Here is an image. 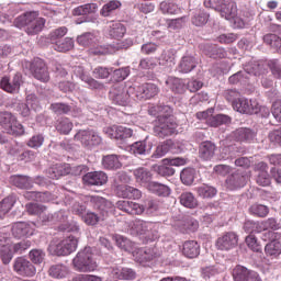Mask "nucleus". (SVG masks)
<instances>
[{
    "mask_svg": "<svg viewBox=\"0 0 281 281\" xmlns=\"http://www.w3.org/2000/svg\"><path fill=\"white\" fill-rule=\"evenodd\" d=\"M75 74L80 78L82 82L88 85L89 89H102L104 87L101 82L85 74V70L81 67H77L75 69Z\"/></svg>",
    "mask_w": 281,
    "mask_h": 281,
    "instance_id": "25",
    "label": "nucleus"
},
{
    "mask_svg": "<svg viewBox=\"0 0 281 281\" xmlns=\"http://www.w3.org/2000/svg\"><path fill=\"white\" fill-rule=\"evenodd\" d=\"M226 186L229 190H238V188H245L247 186V175L237 171L228 177Z\"/></svg>",
    "mask_w": 281,
    "mask_h": 281,
    "instance_id": "21",
    "label": "nucleus"
},
{
    "mask_svg": "<svg viewBox=\"0 0 281 281\" xmlns=\"http://www.w3.org/2000/svg\"><path fill=\"white\" fill-rule=\"evenodd\" d=\"M173 93H186V82L177 77H169L166 81Z\"/></svg>",
    "mask_w": 281,
    "mask_h": 281,
    "instance_id": "36",
    "label": "nucleus"
},
{
    "mask_svg": "<svg viewBox=\"0 0 281 281\" xmlns=\"http://www.w3.org/2000/svg\"><path fill=\"white\" fill-rule=\"evenodd\" d=\"M76 142H80L85 148H93V146H100L102 144V137L93 130H80L75 135Z\"/></svg>",
    "mask_w": 281,
    "mask_h": 281,
    "instance_id": "8",
    "label": "nucleus"
},
{
    "mask_svg": "<svg viewBox=\"0 0 281 281\" xmlns=\"http://www.w3.org/2000/svg\"><path fill=\"white\" fill-rule=\"evenodd\" d=\"M149 115H157L154 126L156 137H170L177 133V121L172 116V109L168 105H154L148 109Z\"/></svg>",
    "mask_w": 281,
    "mask_h": 281,
    "instance_id": "1",
    "label": "nucleus"
},
{
    "mask_svg": "<svg viewBox=\"0 0 281 281\" xmlns=\"http://www.w3.org/2000/svg\"><path fill=\"white\" fill-rule=\"evenodd\" d=\"M56 52H70L74 49V40L71 37H66L63 42H57L54 45Z\"/></svg>",
    "mask_w": 281,
    "mask_h": 281,
    "instance_id": "54",
    "label": "nucleus"
},
{
    "mask_svg": "<svg viewBox=\"0 0 281 281\" xmlns=\"http://www.w3.org/2000/svg\"><path fill=\"white\" fill-rule=\"evenodd\" d=\"M233 279L235 281H262L258 276V272L249 270L244 266H236L233 269Z\"/></svg>",
    "mask_w": 281,
    "mask_h": 281,
    "instance_id": "15",
    "label": "nucleus"
},
{
    "mask_svg": "<svg viewBox=\"0 0 281 281\" xmlns=\"http://www.w3.org/2000/svg\"><path fill=\"white\" fill-rule=\"evenodd\" d=\"M159 10L162 14H181V8L173 2L162 1L159 5Z\"/></svg>",
    "mask_w": 281,
    "mask_h": 281,
    "instance_id": "41",
    "label": "nucleus"
},
{
    "mask_svg": "<svg viewBox=\"0 0 281 281\" xmlns=\"http://www.w3.org/2000/svg\"><path fill=\"white\" fill-rule=\"evenodd\" d=\"M268 66L270 68V71H271L272 76H274V78L281 79V65H280V61H278V59L270 60L268 63Z\"/></svg>",
    "mask_w": 281,
    "mask_h": 281,
    "instance_id": "63",
    "label": "nucleus"
},
{
    "mask_svg": "<svg viewBox=\"0 0 281 281\" xmlns=\"http://www.w3.org/2000/svg\"><path fill=\"white\" fill-rule=\"evenodd\" d=\"M102 166L108 170H117L122 167V161L117 155H108L103 157Z\"/></svg>",
    "mask_w": 281,
    "mask_h": 281,
    "instance_id": "33",
    "label": "nucleus"
},
{
    "mask_svg": "<svg viewBox=\"0 0 281 281\" xmlns=\"http://www.w3.org/2000/svg\"><path fill=\"white\" fill-rule=\"evenodd\" d=\"M49 193L48 192H36V191H29L24 193V199H29L32 201H43L44 203L49 201Z\"/></svg>",
    "mask_w": 281,
    "mask_h": 281,
    "instance_id": "52",
    "label": "nucleus"
},
{
    "mask_svg": "<svg viewBox=\"0 0 281 281\" xmlns=\"http://www.w3.org/2000/svg\"><path fill=\"white\" fill-rule=\"evenodd\" d=\"M78 249V238L74 236H68L66 239L61 240L58 244H50L48 250L54 256H69Z\"/></svg>",
    "mask_w": 281,
    "mask_h": 281,
    "instance_id": "7",
    "label": "nucleus"
},
{
    "mask_svg": "<svg viewBox=\"0 0 281 281\" xmlns=\"http://www.w3.org/2000/svg\"><path fill=\"white\" fill-rule=\"evenodd\" d=\"M13 271L22 278H34L36 276V267L24 257H18L13 261Z\"/></svg>",
    "mask_w": 281,
    "mask_h": 281,
    "instance_id": "9",
    "label": "nucleus"
},
{
    "mask_svg": "<svg viewBox=\"0 0 281 281\" xmlns=\"http://www.w3.org/2000/svg\"><path fill=\"white\" fill-rule=\"evenodd\" d=\"M238 245V235L234 232H228L222 235L217 241L216 247L221 251H229Z\"/></svg>",
    "mask_w": 281,
    "mask_h": 281,
    "instance_id": "14",
    "label": "nucleus"
},
{
    "mask_svg": "<svg viewBox=\"0 0 281 281\" xmlns=\"http://www.w3.org/2000/svg\"><path fill=\"white\" fill-rule=\"evenodd\" d=\"M131 234L134 236H143L147 240H157V238H159V233L155 229V224L143 220L134 221Z\"/></svg>",
    "mask_w": 281,
    "mask_h": 281,
    "instance_id": "6",
    "label": "nucleus"
},
{
    "mask_svg": "<svg viewBox=\"0 0 281 281\" xmlns=\"http://www.w3.org/2000/svg\"><path fill=\"white\" fill-rule=\"evenodd\" d=\"M31 72L36 80H40V82H49V70L43 59L35 58L31 63Z\"/></svg>",
    "mask_w": 281,
    "mask_h": 281,
    "instance_id": "12",
    "label": "nucleus"
},
{
    "mask_svg": "<svg viewBox=\"0 0 281 281\" xmlns=\"http://www.w3.org/2000/svg\"><path fill=\"white\" fill-rule=\"evenodd\" d=\"M95 10H98L95 3H87L74 9L72 14L74 16H85V14H91L92 12H95Z\"/></svg>",
    "mask_w": 281,
    "mask_h": 281,
    "instance_id": "45",
    "label": "nucleus"
},
{
    "mask_svg": "<svg viewBox=\"0 0 281 281\" xmlns=\"http://www.w3.org/2000/svg\"><path fill=\"white\" fill-rule=\"evenodd\" d=\"M0 256L3 265H10V262H12V258H14L12 245L7 244V246L2 247L0 250Z\"/></svg>",
    "mask_w": 281,
    "mask_h": 281,
    "instance_id": "51",
    "label": "nucleus"
},
{
    "mask_svg": "<svg viewBox=\"0 0 281 281\" xmlns=\"http://www.w3.org/2000/svg\"><path fill=\"white\" fill-rule=\"evenodd\" d=\"M147 190L153 192V194H157L158 196H170V187L162 183L149 182L147 184Z\"/></svg>",
    "mask_w": 281,
    "mask_h": 281,
    "instance_id": "30",
    "label": "nucleus"
},
{
    "mask_svg": "<svg viewBox=\"0 0 281 281\" xmlns=\"http://www.w3.org/2000/svg\"><path fill=\"white\" fill-rule=\"evenodd\" d=\"M256 172H258L257 183L258 186H262L267 188V186H271V178L269 177V166L266 162H258L255 166Z\"/></svg>",
    "mask_w": 281,
    "mask_h": 281,
    "instance_id": "19",
    "label": "nucleus"
},
{
    "mask_svg": "<svg viewBox=\"0 0 281 281\" xmlns=\"http://www.w3.org/2000/svg\"><path fill=\"white\" fill-rule=\"evenodd\" d=\"M90 201L94 204V207L101 210L102 213L101 215H99L98 213L88 212L86 215L82 216V221L86 225H98L100 221H104V216L109 214V210L113 207V204L109 202V200L98 195H92L90 198Z\"/></svg>",
    "mask_w": 281,
    "mask_h": 281,
    "instance_id": "3",
    "label": "nucleus"
},
{
    "mask_svg": "<svg viewBox=\"0 0 281 281\" xmlns=\"http://www.w3.org/2000/svg\"><path fill=\"white\" fill-rule=\"evenodd\" d=\"M36 229V224L33 222H18L12 225L11 232L14 238H27V236H33Z\"/></svg>",
    "mask_w": 281,
    "mask_h": 281,
    "instance_id": "13",
    "label": "nucleus"
},
{
    "mask_svg": "<svg viewBox=\"0 0 281 281\" xmlns=\"http://www.w3.org/2000/svg\"><path fill=\"white\" fill-rule=\"evenodd\" d=\"M116 194L121 199H142V191L139 189H135L134 187L121 184L116 187Z\"/></svg>",
    "mask_w": 281,
    "mask_h": 281,
    "instance_id": "20",
    "label": "nucleus"
},
{
    "mask_svg": "<svg viewBox=\"0 0 281 281\" xmlns=\"http://www.w3.org/2000/svg\"><path fill=\"white\" fill-rule=\"evenodd\" d=\"M175 58H176L175 49L164 50L161 56L158 59L160 67H165L166 69H170L171 67H175Z\"/></svg>",
    "mask_w": 281,
    "mask_h": 281,
    "instance_id": "29",
    "label": "nucleus"
},
{
    "mask_svg": "<svg viewBox=\"0 0 281 281\" xmlns=\"http://www.w3.org/2000/svg\"><path fill=\"white\" fill-rule=\"evenodd\" d=\"M29 258L34 265H41L45 260V251L43 249H33L30 251Z\"/></svg>",
    "mask_w": 281,
    "mask_h": 281,
    "instance_id": "59",
    "label": "nucleus"
},
{
    "mask_svg": "<svg viewBox=\"0 0 281 281\" xmlns=\"http://www.w3.org/2000/svg\"><path fill=\"white\" fill-rule=\"evenodd\" d=\"M233 135L237 142H251V139H254V132L249 128H238Z\"/></svg>",
    "mask_w": 281,
    "mask_h": 281,
    "instance_id": "43",
    "label": "nucleus"
},
{
    "mask_svg": "<svg viewBox=\"0 0 281 281\" xmlns=\"http://www.w3.org/2000/svg\"><path fill=\"white\" fill-rule=\"evenodd\" d=\"M207 21H210V13L205 12V10L195 11L191 18V23L195 25V27H203Z\"/></svg>",
    "mask_w": 281,
    "mask_h": 281,
    "instance_id": "34",
    "label": "nucleus"
},
{
    "mask_svg": "<svg viewBox=\"0 0 281 281\" xmlns=\"http://www.w3.org/2000/svg\"><path fill=\"white\" fill-rule=\"evenodd\" d=\"M48 276L55 280H65L69 276V268L65 265H53L48 269Z\"/></svg>",
    "mask_w": 281,
    "mask_h": 281,
    "instance_id": "27",
    "label": "nucleus"
},
{
    "mask_svg": "<svg viewBox=\"0 0 281 281\" xmlns=\"http://www.w3.org/2000/svg\"><path fill=\"white\" fill-rule=\"evenodd\" d=\"M115 48L113 46H97L94 48H90V54H93V56H106V54H114Z\"/></svg>",
    "mask_w": 281,
    "mask_h": 281,
    "instance_id": "58",
    "label": "nucleus"
},
{
    "mask_svg": "<svg viewBox=\"0 0 281 281\" xmlns=\"http://www.w3.org/2000/svg\"><path fill=\"white\" fill-rule=\"evenodd\" d=\"M10 183L15 186V188H20L21 190H30V188H32V179L25 176H12L10 178Z\"/></svg>",
    "mask_w": 281,
    "mask_h": 281,
    "instance_id": "32",
    "label": "nucleus"
},
{
    "mask_svg": "<svg viewBox=\"0 0 281 281\" xmlns=\"http://www.w3.org/2000/svg\"><path fill=\"white\" fill-rule=\"evenodd\" d=\"M196 192L201 199H214L218 191L212 186L202 184L201 187H198Z\"/></svg>",
    "mask_w": 281,
    "mask_h": 281,
    "instance_id": "40",
    "label": "nucleus"
},
{
    "mask_svg": "<svg viewBox=\"0 0 281 281\" xmlns=\"http://www.w3.org/2000/svg\"><path fill=\"white\" fill-rule=\"evenodd\" d=\"M157 93H159V88L155 86V83H145L136 88L135 97L137 100H150V98H155Z\"/></svg>",
    "mask_w": 281,
    "mask_h": 281,
    "instance_id": "18",
    "label": "nucleus"
},
{
    "mask_svg": "<svg viewBox=\"0 0 281 281\" xmlns=\"http://www.w3.org/2000/svg\"><path fill=\"white\" fill-rule=\"evenodd\" d=\"M22 82V75L20 72H16L11 81L10 78L3 77L0 81V87L1 89H3V91H7V93H19Z\"/></svg>",
    "mask_w": 281,
    "mask_h": 281,
    "instance_id": "16",
    "label": "nucleus"
},
{
    "mask_svg": "<svg viewBox=\"0 0 281 281\" xmlns=\"http://www.w3.org/2000/svg\"><path fill=\"white\" fill-rule=\"evenodd\" d=\"M196 67V60L192 56H184L182 57L180 64H179V71L181 74H190L192 69Z\"/></svg>",
    "mask_w": 281,
    "mask_h": 281,
    "instance_id": "39",
    "label": "nucleus"
},
{
    "mask_svg": "<svg viewBox=\"0 0 281 281\" xmlns=\"http://www.w3.org/2000/svg\"><path fill=\"white\" fill-rule=\"evenodd\" d=\"M204 7L216 10L224 19L236 16V2L232 0H204Z\"/></svg>",
    "mask_w": 281,
    "mask_h": 281,
    "instance_id": "5",
    "label": "nucleus"
},
{
    "mask_svg": "<svg viewBox=\"0 0 281 281\" xmlns=\"http://www.w3.org/2000/svg\"><path fill=\"white\" fill-rule=\"evenodd\" d=\"M134 177L137 181V183H150L153 180V173L150 170L140 167L134 170Z\"/></svg>",
    "mask_w": 281,
    "mask_h": 281,
    "instance_id": "38",
    "label": "nucleus"
},
{
    "mask_svg": "<svg viewBox=\"0 0 281 281\" xmlns=\"http://www.w3.org/2000/svg\"><path fill=\"white\" fill-rule=\"evenodd\" d=\"M116 207L117 210H121L122 212H126V214L132 215H142L146 211V207H144V205L128 200L117 201Z\"/></svg>",
    "mask_w": 281,
    "mask_h": 281,
    "instance_id": "17",
    "label": "nucleus"
},
{
    "mask_svg": "<svg viewBox=\"0 0 281 281\" xmlns=\"http://www.w3.org/2000/svg\"><path fill=\"white\" fill-rule=\"evenodd\" d=\"M5 131L9 135H14L15 137L25 133V128L21 123L16 122V119H14V122Z\"/></svg>",
    "mask_w": 281,
    "mask_h": 281,
    "instance_id": "55",
    "label": "nucleus"
},
{
    "mask_svg": "<svg viewBox=\"0 0 281 281\" xmlns=\"http://www.w3.org/2000/svg\"><path fill=\"white\" fill-rule=\"evenodd\" d=\"M117 8H122V2L119 0H110L102 7L100 14L101 16H111V12L117 10Z\"/></svg>",
    "mask_w": 281,
    "mask_h": 281,
    "instance_id": "49",
    "label": "nucleus"
},
{
    "mask_svg": "<svg viewBox=\"0 0 281 281\" xmlns=\"http://www.w3.org/2000/svg\"><path fill=\"white\" fill-rule=\"evenodd\" d=\"M216 151V145H214V143L206 140L203 142L200 145V157L201 159H203L204 161H210V159H212V157H214V153Z\"/></svg>",
    "mask_w": 281,
    "mask_h": 281,
    "instance_id": "28",
    "label": "nucleus"
},
{
    "mask_svg": "<svg viewBox=\"0 0 281 281\" xmlns=\"http://www.w3.org/2000/svg\"><path fill=\"white\" fill-rule=\"evenodd\" d=\"M16 27H25L26 34H38L45 27V19L40 18L37 12H27L15 19Z\"/></svg>",
    "mask_w": 281,
    "mask_h": 281,
    "instance_id": "2",
    "label": "nucleus"
},
{
    "mask_svg": "<svg viewBox=\"0 0 281 281\" xmlns=\"http://www.w3.org/2000/svg\"><path fill=\"white\" fill-rule=\"evenodd\" d=\"M77 43L82 45V47H91L100 43V33L95 32H86L77 37Z\"/></svg>",
    "mask_w": 281,
    "mask_h": 281,
    "instance_id": "23",
    "label": "nucleus"
},
{
    "mask_svg": "<svg viewBox=\"0 0 281 281\" xmlns=\"http://www.w3.org/2000/svg\"><path fill=\"white\" fill-rule=\"evenodd\" d=\"M76 271L81 273H91L98 269V262L93 259V252L91 247H86L83 250H80L72 260Z\"/></svg>",
    "mask_w": 281,
    "mask_h": 281,
    "instance_id": "4",
    "label": "nucleus"
},
{
    "mask_svg": "<svg viewBox=\"0 0 281 281\" xmlns=\"http://www.w3.org/2000/svg\"><path fill=\"white\" fill-rule=\"evenodd\" d=\"M199 243L195 240L186 241L182 246V254L187 258H196L199 256Z\"/></svg>",
    "mask_w": 281,
    "mask_h": 281,
    "instance_id": "31",
    "label": "nucleus"
},
{
    "mask_svg": "<svg viewBox=\"0 0 281 281\" xmlns=\"http://www.w3.org/2000/svg\"><path fill=\"white\" fill-rule=\"evenodd\" d=\"M180 203L184 207H189L191 210L199 205V203L196 202V198H194V194H192L191 192L182 193L180 195Z\"/></svg>",
    "mask_w": 281,
    "mask_h": 281,
    "instance_id": "48",
    "label": "nucleus"
},
{
    "mask_svg": "<svg viewBox=\"0 0 281 281\" xmlns=\"http://www.w3.org/2000/svg\"><path fill=\"white\" fill-rule=\"evenodd\" d=\"M232 122V117L225 115V114H217V115H212L211 117L207 119V124L209 126H222V124H229Z\"/></svg>",
    "mask_w": 281,
    "mask_h": 281,
    "instance_id": "47",
    "label": "nucleus"
},
{
    "mask_svg": "<svg viewBox=\"0 0 281 281\" xmlns=\"http://www.w3.org/2000/svg\"><path fill=\"white\" fill-rule=\"evenodd\" d=\"M233 109L238 113H246L247 115H254L260 112L258 102L243 97H239L237 101H234Z\"/></svg>",
    "mask_w": 281,
    "mask_h": 281,
    "instance_id": "11",
    "label": "nucleus"
},
{
    "mask_svg": "<svg viewBox=\"0 0 281 281\" xmlns=\"http://www.w3.org/2000/svg\"><path fill=\"white\" fill-rule=\"evenodd\" d=\"M155 172L160 175V177H172L175 175V168H172L170 165H166L162 162L160 166H154L153 167Z\"/></svg>",
    "mask_w": 281,
    "mask_h": 281,
    "instance_id": "56",
    "label": "nucleus"
},
{
    "mask_svg": "<svg viewBox=\"0 0 281 281\" xmlns=\"http://www.w3.org/2000/svg\"><path fill=\"white\" fill-rule=\"evenodd\" d=\"M109 27V34L112 38H123L126 34V27L121 22H111Z\"/></svg>",
    "mask_w": 281,
    "mask_h": 281,
    "instance_id": "37",
    "label": "nucleus"
},
{
    "mask_svg": "<svg viewBox=\"0 0 281 281\" xmlns=\"http://www.w3.org/2000/svg\"><path fill=\"white\" fill-rule=\"evenodd\" d=\"M72 281H102V277L93 274H77L72 278Z\"/></svg>",
    "mask_w": 281,
    "mask_h": 281,
    "instance_id": "64",
    "label": "nucleus"
},
{
    "mask_svg": "<svg viewBox=\"0 0 281 281\" xmlns=\"http://www.w3.org/2000/svg\"><path fill=\"white\" fill-rule=\"evenodd\" d=\"M115 240L120 249H124V251H133V241H131L128 238L122 235H116Z\"/></svg>",
    "mask_w": 281,
    "mask_h": 281,
    "instance_id": "57",
    "label": "nucleus"
},
{
    "mask_svg": "<svg viewBox=\"0 0 281 281\" xmlns=\"http://www.w3.org/2000/svg\"><path fill=\"white\" fill-rule=\"evenodd\" d=\"M72 128H74V123H71V121L69 119L64 117V119H60L59 121H57L56 130L61 135H69V133H71Z\"/></svg>",
    "mask_w": 281,
    "mask_h": 281,
    "instance_id": "42",
    "label": "nucleus"
},
{
    "mask_svg": "<svg viewBox=\"0 0 281 281\" xmlns=\"http://www.w3.org/2000/svg\"><path fill=\"white\" fill-rule=\"evenodd\" d=\"M134 92L135 88H127L126 86L121 85L112 89L110 94L114 104H119V106H126L128 104V100H131V93Z\"/></svg>",
    "mask_w": 281,
    "mask_h": 281,
    "instance_id": "10",
    "label": "nucleus"
},
{
    "mask_svg": "<svg viewBox=\"0 0 281 281\" xmlns=\"http://www.w3.org/2000/svg\"><path fill=\"white\" fill-rule=\"evenodd\" d=\"M15 115L10 112H0V126L8 128L10 124H14Z\"/></svg>",
    "mask_w": 281,
    "mask_h": 281,
    "instance_id": "61",
    "label": "nucleus"
},
{
    "mask_svg": "<svg viewBox=\"0 0 281 281\" xmlns=\"http://www.w3.org/2000/svg\"><path fill=\"white\" fill-rule=\"evenodd\" d=\"M250 214L265 218L269 214V207L262 204H252L249 209Z\"/></svg>",
    "mask_w": 281,
    "mask_h": 281,
    "instance_id": "53",
    "label": "nucleus"
},
{
    "mask_svg": "<svg viewBox=\"0 0 281 281\" xmlns=\"http://www.w3.org/2000/svg\"><path fill=\"white\" fill-rule=\"evenodd\" d=\"M111 273L117 280H135L137 278V273L131 268L114 267Z\"/></svg>",
    "mask_w": 281,
    "mask_h": 281,
    "instance_id": "24",
    "label": "nucleus"
},
{
    "mask_svg": "<svg viewBox=\"0 0 281 281\" xmlns=\"http://www.w3.org/2000/svg\"><path fill=\"white\" fill-rule=\"evenodd\" d=\"M106 181H109V178L102 171L88 172L83 176V182L88 186H104Z\"/></svg>",
    "mask_w": 281,
    "mask_h": 281,
    "instance_id": "22",
    "label": "nucleus"
},
{
    "mask_svg": "<svg viewBox=\"0 0 281 281\" xmlns=\"http://www.w3.org/2000/svg\"><path fill=\"white\" fill-rule=\"evenodd\" d=\"M266 256H270V258H278L281 254V244L280 241L272 240L265 247Z\"/></svg>",
    "mask_w": 281,
    "mask_h": 281,
    "instance_id": "46",
    "label": "nucleus"
},
{
    "mask_svg": "<svg viewBox=\"0 0 281 281\" xmlns=\"http://www.w3.org/2000/svg\"><path fill=\"white\" fill-rule=\"evenodd\" d=\"M133 256L136 262L144 265V262H150L155 258V251L151 248H138L133 252Z\"/></svg>",
    "mask_w": 281,
    "mask_h": 281,
    "instance_id": "26",
    "label": "nucleus"
},
{
    "mask_svg": "<svg viewBox=\"0 0 281 281\" xmlns=\"http://www.w3.org/2000/svg\"><path fill=\"white\" fill-rule=\"evenodd\" d=\"M196 177V170L193 168H184L180 173V179L183 186H192L194 178Z\"/></svg>",
    "mask_w": 281,
    "mask_h": 281,
    "instance_id": "44",
    "label": "nucleus"
},
{
    "mask_svg": "<svg viewBox=\"0 0 281 281\" xmlns=\"http://www.w3.org/2000/svg\"><path fill=\"white\" fill-rule=\"evenodd\" d=\"M171 148H172V140H167L157 146L155 153L153 154V157H155L156 159H160V157L168 155Z\"/></svg>",
    "mask_w": 281,
    "mask_h": 281,
    "instance_id": "50",
    "label": "nucleus"
},
{
    "mask_svg": "<svg viewBox=\"0 0 281 281\" xmlns=\"http://www.w3.org/2000/svg\"><path fill=\"white\" fill-rule=\"evenodd\" d=\"M26 212L32 216H41L44 212H46V209L41 204L29 203L26 204Z\"/></svg>",
    "mask_w": 281,
    "mask_h": 281,
    "instance_id": "60",
    "label": "nucleus"
},
{
    "mask_svg": "<svg viewBox=\"0 0 281 281\" xmlns=\"http://www.w3.org/2000/svg\"><path fill=\"white\" fill-rule=\"evenodd\" d=\"M259 227L261 232H266L267 229H280V224H278V221L276 218L270 217L263 222L259 223Z\"/></svg>",
    "mask_w": 281,
    "mask_h": 281,
    "instance_id": "62",
    "label": "nucleus"
},
{
    "mask_svg": "<svg viewBox=\"0 0 281 281\" xmlns=\"http://www.w3.org/2000/svg\"><path fill=\"white\" fill-rule=\"evenodd\" d=\"M15 203H16L15 195H9V196L4 198L0 202V218H4L5 214H8L10 212V210H12V207H14Z\"/></svg>",
    "mask_w": 281,
    "mask_h": 281,
    "instance_id": "35",
    "label": "nucleus"
}]
</instances>
